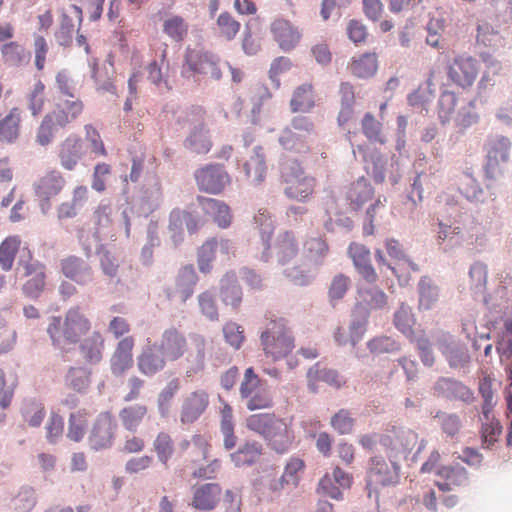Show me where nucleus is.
Here are the masks:
<instances>
[{
    "label": "nucleus",
    "instance_id": "1",
    "mask_svg": "<svg viewBox=\"0 0 512 512\" xmlns=\"http://www.w3.org/2000/svg\"><path fill=\"white\" fill-rule=\"evenodd\" d=\"M206 346L207 341L204 336L192 334L189 344L182 332L171 327L162 333L157 349L170 362L184 358L186 375L191 377L205 367Z\"/></svg>",
    "mask_w": 512,
    "mask_h": 512
},
{
    "label": "nucleus",
    "instance_id": "2",
    "mask_svg": "<svg viewBox=\"0 0 512 512\" xmlns=\"http://www.w3.org/2000/svg\"><path fill=\"white\" fill-rule=\"evenodd\" d=\"M92 329V322L79 306L68 309L64 317L52 316L46 328L55 347L76 345Z\"/></svg>",
    "mask_w": 512,
    "mask_h": 512
},
{
    "label": "nucleus",
    "instance_id": "3",
    "mask_svg": "<svg viewBox=\"0 0 512 512\" xmlns=\"http://www.w3.org/2000/svg\"><path fill=\"white\" fill-rule=\"evenodd\" d=\"M85 109L84 101L81 98H59L55 101L52 109L43 117L36 134V141L41 146L50 144L55 133L65 129L77 121Z\"/></svg>",
    "mask_w": 512,
    "mask_h": 512
},
{
    "label": "nucleus",
    "instance_id": "4",
    "mask_svg": "<svg viewBox=\"0 0 512 512\" xmlns=\"http://www.w3.org/2000/svg\"><path fill=\"white\" fill-rule=\"evenodd\" d=\"M246 427L261 435L277 453L287 452L294 440L291 423L272 413L250 415Z\"/></svg>",
    "mask_w": 512,
    "mask_h": 512
},
{
    "label": "nucleus",
    "instance_id": "5",
    "mask_svg": "<svg viewBox=\"0 0 512 512\" xmlns=\"http://www.w3.org/2000/svg\"><path fill=\"white\" fill-rule=\"evenodd\" d=\"M279 182L285 196L298 202H307L314 194L316 179L308 175L301 163L292 158H283L278 165Z\"/></svg>",
    "mask_w": 512,
    "mask_h": 512
},
{
    "label": "nucleus",
    "instance_id": "6",
    "mask_svg": "<svg viewBox=\"0 0 512 512\" xmlns=\"http://www.w3.org/2000/svg\"><path fill=\"white\" fill-rule=\"evenodd\" d=\"M260 342L266 357L280 360L295 348V338L284 318L270 319L260 334Z\"/></svg>",
    "mask_w": 512,
    "mask_h": 512
},
{
    "label": "nucleus",
    "instance_id": "7",
    "mask_svg": "<svg viewBox=\"0 0 512 512\" xmlns=\"http://www.w3.org/2000/svg\"><path fill=\"white\" fill-rule=\"evenodd\" d=\"M239 392L250 411L268 409L273 405V398L267 384L259 378L252 367L245 370Z\"/></svg>",
    "mask_w": 512,
    "mask_h": 512
},
{
    "label": "nucleus",
    "instance_id": "8",
    "mask_svg": "<svg viewBox=\"0 0 512 512\" xmlns=\"http://www.w3.org/2000/svg\"><path fill=\"white\" fill-rule=\"evenodd\" d=\"M314 131V124L307 116L294 117L289 126L280 134L279 143L289 151L307 153L309 138Z\"/></svg>",
    "mask_w": 512,
    "mask_h": 512
},
{
    "label": "nucleus",
    "instance_id": "9",
    "mask_svg": "<svg viewBox=\"0 0 512 512\" xmlns=\"http://www.w3.org/2000/svg\"><path fill=\"white\" fill-rule=\"evenodd\" d=\"M194 179L200 192L220 195L231 185L232 177L223 164L210 163L201 166L194 173Z\"/></svg>",
    "mask_w": 512,
    "mask_h": 512
},
{
    "label": "nucleus",
    "instance_id": "10",
    "mask_svg": "<svg viewBox=\"0 0 512 512\" xmlns=\"http://www.w3.org/2000/svg\"><path fill=\"white\" fill-rule=\"evenodd\" d=\"M400 479V466L394 462H387L382 457H372L369 461L367 470V489L368 496L372 492L378 493L382 487L394 486Z\"/></svg>",
    "mask_w": 512,
    "mask_h": 512
},
{
    "label": "nucleus",
    "instance_id": "11",
    "mask_svg": "<svg viewBox=\"0 0 512 512\" xmlns=\"http://www.w3.org/2000/svg\"><path fill=\"white\" fill-rule=\"evenodd\" d=\"M480 67L476 58L467 54H459L447 65V77L454 85L468 89L475 83Z\"/></svg>",
    "mask_w": 512,
    "mask_h": 512
},
{
    "label": "nucleus",
    "instance_id": "12",
    "mask_svg": "<svg viewBox=\"0 0 512 512\" xmlns=\"http://www.w3.org/2000/svg\"><path fill=\"white\" fill-rule=\"evenodd\" d=\"M390 458L407 456L418 442V434L411 429L393 426L379 438Z\"/></svg>",
    "mask_w": 512,
    "mask_h": 512
},
{
    "label": "nucleus",
    "instance_id": "13",
    "mask_svg": "<svg viewBox=\"0 0 512 512\" xmlns=\"http://www.w3.org/2000/svg\"><path fill=\"white\" fill-rule=\"evenodd\" d=\"M117 431V422L112 413L101 412L93 421L88 434V445L94 451L112 447Z\"/></svg>",
    "mask_w": 512,
    "mask_h": 512
},
{
    "label": "nucleus",
    "instance_id": "14",
    "mask_svg": "<svg viewBox=\"0 0 512 512\" xmlns=\"http://www.w3.org/2000/svg\"><path fill=\"white\" fill-rule=\"evenodd\" d=\"M209 76L214 80H220L222 72L219 67V59L208 51L187 49L182 74L186 73Z\"/></svg>",
    "mask_w": 512,
    "mask_h": 512
},
{
    "label": "nucleus",
    "instance_id": "15",
    "mask_svg": "<svg viewBox=\"0 0 512 512\" xmlns=\"http://www.w3.org/2000/svg\"><path fill=\"white\" fill-rule=\"evenodd\" d=\"M16 274L20 279L27 278L23 292L27 297L37 298L45 288L44 266L35 258H21Z\"/></svg>",
    "mask_w": 512,
    "mask_h": 512
},
{
    "label": "nucleus",
    "instance_id": "16",
    "mask_svg": "<svg viewBox=\"0 0 512 512\" xmlns=\"http://www.w3.org/2000/svg\"><path fill=\"white\" fill-rule=\"evenodd\" d=\"M458 96L453 91H443L439 98L438 115L443 124L454 120L460 127H468L477 122V115L474 113H463L457 110Z\"/></svg>",
    "mask_w": 512,
    "mask_h": 512
},
{
    "label": "nucleus",
    "instance_id": "17",
    "mask_svg": "<svg viewBox=\"0 0 512 512\" xmlns=\"http://www.w3.org/2000/svg\"><path fill=\"white\" fill-rule=\"evenodd\" d=\"M135 338L125 336L121 338L109 360L110 371L115 377L124 376L134 366Z\"/></svg>",
    "mask_w": 512,
    "mask_h": 512
},
{
    "label": "nucleus",
    "instance_id": "18",
    "mask_svg": "<svg viewBox=\"0 0 512 512\" xmlns=\"http://www.w3.org/2000/svg\"><path fill=\"white\" fill-rule=\"evenodd\" d=\"M65 184V178L57 170L48 171L35 182V194L40 199L43 210L49 209L50 199L56 197L62 191Z\"/></svg>",
    "mask_w": 512,
    "mask_h": 512
},
{
    "label": "nucleus",
    "instance_id": "19",
    "mask_svg": "<svg viewBox=\"0 0 512 512\" xmlns=\"http://www.w3.org/2000/svg\"><path fill=\"white\" fill-rule=\"evenodd\" d=\"M270 32L279 48L283 51L293 50L300 42L302 33L289 20L278 17L270 24Z\"/></svg>",
    "mask_w": 512,
    "mask_h": 512
},
{
    "label": "nucleus",
    "instance_id": "20",
    "mask_svg": "<svg viewBox=\"0 0 512 512\" xmlns=\"http://www.w3.org/2000/svg\"><path fill=\"white\" fill-rule=\"evenodd\" d=\"M82 20V9L76 5H72L69 11L63 12L59 27L54 35L56 42L60 46L69 47L73 42L74 33L81 26Z\"/></svg>",
    "mask_w": 512,
    "mask_h": 512
},
{
    "label": "nucleus",
    "instance_id": "21",
    "mask_svg": "<svg viewBox=\"0 0 512 512\" xmlns=\"http://www.w3.org/2000/svg\"><path fill=\"white\" fill-rule=\"evenodd\" d=\"M511 142L507 137L501 136L495 139L487 154L485 174L488 179H495L501 174L500 164L509 159Z\"/></svg>",
    "mask_w": 512,
    "mask_h": 512
},
{
    "label": "nucleus",
    "instance_id": "22",
    "mask_svg": "<svg viewBox=\"0 0 512 512\" xmlns=\"http://www.w3.org/2000/svg\"><path fill=\"white\" fill-rule=\"evenodd\" d=\"M209 405V394L198 389L189 393L183 400L180 421L183 424L195 422L207 409Z\"/></svg>",
    "mask_w": 512,
    "mask_h": 512
},
{
    "label": "nucleus",
    "instance_id": "23",
    "mask_svg": "<svg viewBox=\"0 0 512 512\" xmlns=\"http://www.w3.org/2000/svg\"><path fill=\"white\" fill-rule=\"evenodd\" d=\"M83 140L75 135H69L58 146V158L63 169L72 171L84 155Z\"/></svg>",
    "mask_w": 512,
    "mask_h": 512
},
{
    "label": "nucleus",
    "instance_id": "24",
    "mask_svg": "<svg viewBox=\"0 0 512 512\" xmlns=\"http://www.w3.org/2000/svg\"><path fill=\"white\" fill-rule=\"evenodd\" d=\"M433 394L440 398L466 403H471L474 400V394L470 388L451 378H440L433 386Z\"/></svg>",
    "mask_w": 512,
    "mask_h": 512
},
{
    "label": "nucleus",
    "instance_id": "25",
    "mask_svg": "<svg viewBox=\"0 0 512 512\" xmlns=\"http://www.w3.org/2000/svg\"><path fill=\"white\" fill-rule=\"evenodd\" d=\"M222 488L217 483H206L194 488L191 506L202 511H211L217 506Z\"/></svg>",
    "mask_w": 512,
    "mask_h": 512
},
{
    "label": "nucleus",
    "instance_id": "26",
    "mask_svg": "<svg viewBox=\"0 0 512 512\" xmlns=\"http://www.w3.org/2000/svg\"><path fill=\"white\" fill-rule=\"evenodd\" d=\"M375 196V189L364 177L351 183L346 190V201L350 209L358 211L372 201Z\"/></svg>",
    "mask_w": 512,
    "mask_h": 512
},
{
    "label": "nucleus",
    "instance_id": "27",
    "mask_svg": "<svg viewBox=\"0 0 512 512\" xmlns=\"http://www.w3.org/2000/svg\"><path fill=\"white\" fill-rule=\"evenodd\" d=\"M197 201L201 206L203 212L213 218V221L220 228H227L232 222V214L230 207L223 201L208 198L204 196H198Z\"/></svg>",
    "mask_w": 512,
    "mask_h": 512
},
{
    "label": "nucleus",
    "instance_id": "28",
    "mask_svg": "<svg viewBox=\"0 0 512 512\" xmlns=\"http://www.w3.org/2000/svg\"><path fill=\"white\" fill-rule=\"evenodd\" d=\"M23 111L19 107H13L0 119V142L14 144L21 135Z\"/></svg>",
    "mask_w": 512,
    "mask_h": 512
},
{
    "label": "nucleus",
    "instance_id": "29",
    "mask_svg": "<svg viewBox=\"0 0 512 512\" xmlns=\"http://www.w3.org/2000/svg\"><path fill=\"white\" fill-rule=\"evenodd\" d=\"M210 444L207 438L201 434H195L190 440L183 439L178 444L179 452L187 461L196 463L207 458Z\"/></svg>",
    "mask_w": 512,
    "mask_h": 512
},
{
    "label": "nucleus",
    "instance_id": "30",
    "mask_svg": "<svg viewBox=\"0 0 512 512\" xmlns=\"http://www.w3.org/2000/svg\"><path fill=\"white\" fill-rule=\"evenodd\" d=\"M197 282V276L192 266L183 267L177 278L174 289H169L167 295L169 298L178 296L181 302H185L194 292Z\"/></svg>",
    "mask_w": 512,
    "mask_h": 512
},
{
    "label": "nucleus",
    "instance_id": "31",
    "mask_svg": "<svg viewBox=\"0 0 512 512\" xmlns=\"http://www.w3.org/2000/svg\"><path fill=\"white\" fill-rule=\"evenodd\" d=\"M244 172L249 181L254 185H260L266 178L267 166L265 155L261 147H255L253 154L244 163Z\"/></svg>",
    "mask_w": 512,
    "mask_h": 512
},
{
    "label": "nucleus",
    "instance_id": "32",
    "mask_svg": "<svg viewBox=\"0 0 512 512\" xmlns=\"http://www.w3.org/2000/svg\"><path fill=\"white\" fill-rule=\"evenodd\" d=\"M437 475L443 478V481H437L436 486L443 492L455 490L458 487L465 486L468 483V476L464 468L444 466L437 471Z\"/></svg>",
    "mask_w": 512,
    "mask_h": 512
},
{
    "label": "nucleus",
    "instance_id": "33",
    "mask_svg": "<svg viewBox=\"0 0 512 512\" xmlns=\"http://www.w3.org/2000/svg\"><path fill=\"white\" fill-rule=\"evenodd\" d=\"M167 361L158 350L156 352L152 348H147L138 356L137 367L143 375L153 376L165 368Z\"/></svg>",
    "mask_w": 512,
    "mask_h": 512
},
{
    "label": "nucleus",
    "instance_id": "34",
    "mask_svg": "<svg viewBox=\"0 0 512 512\" xmlns=\"http://www.w3.org/2000/svg\"><path fill=\"white\" fill-rule=\"evenodd\" d=\"M1 56L4 64L10 67H21L30 62L31 54L24 45L17 41H10L1 47Z\"/></svg>",
    "mask_w": 512,
    "mask_h": 512
},
{
    "label": "nucleus",
    "instance_id": "35",
    "mask_svg": "<svg viewBox=\"0 0 512 512\" xmlns=\"http://www.w3.org/2000/svg\"><path fill=\"white\" fill-rule=\"evenodd\" d=\"M315 91L311 83H303L293 91L290 108L291 111L309 112L315 106Z\"/></svg>",
    "mask_w": 512,
    "mask_h": 512
},
{
    "label": "nucleus",
    "instance_id": "36",
    "mask_svg": "<svg viewBox=\"0 0 512 512\" xmlns=\"http://www.w3.org/2000/svg\"><path fill=\"white\" fill-rule=\"evenodd\" d=\"M104 345L105 340L102 334L99 331H94L80 343L79 349L88 363L96 364L103 358Z\"/></svg>",
    "mask_w": 512,
    "mask_h": 512
},
{
    "label": "nucleus",
    "instance_id": "37",
    "mask_svg": "<svg viewBox=\"0 0 512 512\" xmlns=\"http://www.w3.org/2000/svg\"><path fill=\"white\" fill-rule=\"evenodd\" d=\"M162 31L171 41L181 43L188 36L189 24L182 16L170 14L163 19Z\"/></svg>",
    "mask_w": 512,
    "mask_h": 512
},
{
    "label": "nucleus",
    "instance_id": "38",
    "mask_svg": "<svg viewBox=\"0 0 512 512\" xmlns=\"http://www.w3.org/2000/svg\"><path fill=\"white\" fill-rule=\"evenodd\" d=\"M378 69L376 53H364L353 57L349 63V70L357 78L372 77Z\"/></svg>",
    "mask_w": 512,
    "mask_h": 512
},
{
    "label": "nucleus",
    "instance_id": "39",
    "mask_svg": "<svg viewBox=\"0 0 512 512\" xmlns=\"http://www.w3.org/2000/svg\"><path fill=\"white\" fill-rule=\"evenodd\" d=\"M147 413L148 408L146 405H129L120 410L119 419L126 430L134 433L138 430Z\"/></svg>",
    "mask_w": 512,
    "mask_h": 512
},
{
    "label": "nucleus",
    "instance_id": "40",
    "mask_svg": "<svg viewBox=\"0 0 512 512\" xmlns=\"http://www.w3.org/2000/svg\"><path fill=\"white\" fill-rule=\"evenodd\" d=\"M90 413L86 409H80L69 416L67 438L73 442H81L87 432Z\"/></svg>",
    "mask_w": 512,
    "mask_h": 512
},
{
    "label": "nucleus",
    "instance_id": "41",
    "mask_svg": "<svg viewBox=\"0 0 512 512\" xmlns=\"http://www.w3.org/2000/svg\"><path fill=\"white\" fill-rule=\"evenodd\" d=\"M263 447L257 441H248L237 451L230 454L232 462L238 466L252 465L262 455Z\"/></svg>",
    "mask_w": 512,
    "mask_h": 512
},
{
    "label": "nucleus",
    "instance_id": "42",
    "mask_svg": "<svg viewBox=\"0 0 512 512\" xmlns=\"http://www.w3.org/2000/svg\"><path fill=\"white\" fill-rule=\"evenodd\" d=\"M385 202V198L383 200H381V198H377L367 208L363 221V233L365 235H373L376 225L385 218L387 213Z\"/></svg>",
    "mask_w": 512,
    "mask_h": 512
},
{
    "label": "nucleus",
    "instance_id": "43",
    "mask_svg": "<svg viewBox=\"0 0 512 512\" xmlns=\"http://www.w3.org/2000/svg\"><path fill=\"white\" fill-rule=\"evenodd\" d=\"M152 446L159 462L167 467L175 452L174 440L172 436L168 432L160 431L155 436Z\"/></svg>",
    "mask_w": 512,
    "mask_h": 512
},
{
    "label": "nucleus",
    "instance_id": "44",
    "mask_svg": "<svg viewBox=\"0 0 512 512\" xmlns=\"http://www.w3.org/2000/svg\"><path fill=\"white\" fill-rule=\"evenodd\" d=\"M240 28V22L227 11L220 13L215 23V31L217 35L226 41L233 40L239 33Z\"/></svg>",
    "mask_w": 512,
    "mask_h": 512
},
{
    "label": "nucleus",
    "instance_id": "45",
    "mask_svg": "<svg viewBox=\"0 0 512 512\" xmlns=\"http://www.w3.org/2000/svg\"><path fill=\"white\" fill-rule=\"evenodd\" d=\"M221 298L226 305L237 308L242 301V290L234 276H226L221 282Z\"/></svg>",
    "mask_w": 512,
    "mask_h": 512
},
{
    "label": "nucleus",
    "instance_id": "46",
    "mask_svg": "<svg viewBox=\"0 0 512 512\" xmlns=\"http://www.w3.org/2000/svg\"><path fill=\"white\" fill-rule=\"evenodd\" d=\"M22 417L30 427H39L46 415L44 405L36 400H28L23 404Z\"/></svg>",
    "mask_w": 512,
    "mask_h": 512
},
{
    "label": "nucleus",
    "instance_id": "47",
    "mask_svg": "<svg viewBox=\"0 0 512 512\" xmlns=\"http://www.w3.org/2000/svg\"><path fill=\"white\" fill-rule=\"evenodd\" d=\"M419 289V309L430 310L438 301V288L431 284L426 277L422 278L418 284Z\"/></svg>",
    "mask_w": 512,
    "mask_h": 512
},
{
    "label": "nucleus",
    "instance_id": "48",
    "mask_svg": "<svg viewBox=\"0 0 512 512\" xmlns=\"http://www.w3.org/2000/svg\"><path fill=\"white\" fill-rule=\"evenodd\" d=\"M45 89V84L38 80L26 95L28 109L33 116H38L43 111L46 101Z\"/></svg>",
    "mask_w": 512,
    "mask_h": 512
},
{
    "label": "nucleus",
    "instance_id": "49",
    "mask_svg": "<svg viewBox=\"0 0 512 512\" xmlns=\"http://www.w3.org/2000/svg\"><path fill=\"white\" fill-rule=\"evenodd\" d=\"M368 312L361 305H357L353 311V320L350 324V340L355 345L366 330Z\"/></svg>",
    "mask_w": 512,
    "mask_h": 512
},
{
    "label": "nucleus",
    "instance_id": "50",
    "mask_svg": "<svg viewBox=\"0 0 512 512\" xmlns=\"http://www.w3.org/2000/svg\"><path fill=\"white\" fill-rule=\"evenodd\" d=\"M233 245L230 240L223 238L208 239L200 248L199 256H215L233 253Z\"/></svg>",
    "mask_w": 512,
    "mask_h": 512
},
{
    "label": "nucleus",
    "instance_id": "51",
    "mask_svg": "<svg viewBox=\"0 0 512 512\" xmlns=\"http://www.w3.org/2000/svg\"><path fill=\"white\" fill-rule=\"evenodd\" d=\"M501 432L502 427L497 419L491 417L490 414L487 418L482 417L481 438L486 447L493 445L498 440Z\"/></svg>",
    "mask_w": 512,
    "mask_h": 512
},
{
    "label": "nucleus",
    "instance_id": "52",
    "mask_svg": "<svg viewBox=\"0 0 512 512\" xmlns=\"http://www.w3.org/2000/svg\"><path fill=\"white\" fill-rule=\"evenodd\" d=\"M332 428L339 434H350L355 425V419L349 410L340 409L330 420Z\"/></svg>",
    "mask_w": 512,
    "mask_h": 512
},
{
    "label": "nucleus",
    "instance_id": "53",
    "mask_svg": "<svg viewBox=\"0 0 512 512\" xmlns=\"http://www.w3.org/2000/svg\"><path fill=\"white\" fill-rule=\"evenodd\" d=\"M304 469V462L299 458H292L286 464L283 475L279 483L281 487L284 485L296 486L299 482V473Z\"/></svg>",
    "mask_w": 512,
    "mask_h": 512
},
{
    "label": "nucleus",
    "instance_id": "54",
    "mask_svg": "<svg viewBox=\"0 0 512 512\" xmlns=\"http://www.w3.org/2000/svg\"><path fill=\"white\" fill-rule=\"evenodd\" d=\"M460 192L471 201H478L483 195V190L477 180L470 174L465 173L459 184Z\"/></svg>",
    "mask_w": 512,
    "mask_h": 512
},
{
    "label": "nucleus",
    "instance_id": "55",
    "mask_svg": "<svg viewBox=\"0 0 512 512\" xmlns=\"http://www.w3.org/2000/svg\"><path fill=\"white\" fill-rule=\"evenodd\" d=\"M206 110L199 105H193L188 108L183 117V123L188 125L193 131L204 130Z\"/></svg>",
    "mask_w": 512,
    "mask_h": 512
},
{
    "label": "nucleus",
    "instance_id": "56",
    "mask_svg": "<svg viewBox=\"0 0 512 512\" xmlns=\"http://www.w3.org/2000/svg\"><path fill=\"white\" fill-rule=\"evenodd\" d=\"M186 145L197 154H206L211 150L212 142L203 130L192 131L186 139Z\"/></svg>",
    "mask_w": 512,
    "mask_h": 512
},
{
    "label": "nucleus",
    "instance_id": "57",
    "mask_svg": "<svg viewBox=\"0 0 512 512\" xmlns=\"http://www.w3.org/2000/svg\"><path fill=\"white\" fill-rule=\"evenodd\" d=\"M363 134L374 142L384 143L381 136L382 124L371 113H366L362 119Z\"/></svg>",
    "mask_w": 512,
    "mask_h": 512
},
{
    "label": "nucleus",
    "instance_id": "58",
    "mask_svg": "<svg viewBox=\"0 0 512 512\" xmlns=\"http://www.w3.org/2000/svg\"><path fill=\"white\" fill-rule=\"evenodd\" d=\"M479 393L483 398L482 404V416L485 418L488 417V414H491L492 409L494 407V393L492 389V379L489 376H484L479 381Z\"/></svg>",
    "mask_w": 512,
    "mask_h": 512
},
{
    "label": "nucleus",
    "instance_id": "59",
    "mask_svg": "<svg viewBox=\"0 0 512 512\" xmlns=\"http://www.w3.org/2000/svg\"><path fill=\"white\" fill-rule=\"evenodd\" d=\"M187 217V211L174 209L170 213L169 217V231L172 233V238L175 243L182 240L183 227L185 226V222Z\"/></svg>",
    "mask_w": 512,
    "mask_h": 512
},
{
    "label": "nucleus",
    "instance_id": "60",
    "mask_svg": "<svg viewBox=\"0 0 512 512\" xmlns=\"http://www.w3.org/2000/svg\"><path fill=\"white\" fill-rule=\"evenodd\" d=\"M367 345L369 350L375 354L391 353L399 350L398 343L388 336L375 337Z\"/></svg>",
    "mask_w": 512,
    "mask_h": 512
},
{
    "label": "nucleus",
    "instance_id": "61",
    "mask_svg": "<svg viewBox=\"0 0 512 512\" xmlns=\"http://www.w3.org/2000/svg\"><path fill=\"white\" fill-rule=\"evenodd\" d=\"M308 378L322 380L337 388L345 383L344 379L336 371L331 369L319 370L318 368H311L308 371Z\"/></svg>",
    "mask_w": 512,
    "mask_h": 512
},
{
    "label": "nucleus",
    "instance_id": "62",
    "mask_svg": "<svg viewBox=\"0 0 512 512\" xmlns=\"http://www.w3.org/2000/svg\"><path fill=\"white\" fill-rule=\"evenodd\" d=\"M55 82L61 96L68 99L77 98L73 79L66 70H61L56 74Z\"/></svg>",
    "mask_w": 512,
    "mask_h": 512
},
{
    "label": "nucleus",
    "instance_id": "63",
    "mask_svg": "<svg viewBox=\"0 0 512 512\" xmlns=\"http://www.w3.org/2000/svg\"><path fill=\"white\" fill-rule=\"evenodd\" d=\"M85 138L90 143L91 151L99 156H107V150L98 130L91 124L84 126Z\"/></svg>",
    "mask_w": 512,
    "mask_h": 512
},
{
    "label": "nucleus",
    "instance_id": "64",
    "mask_svg": "<svg viewBox=\"0 0 512 512\" xmlns=\"http://www.w3.org/2000/svg\"><path fill=\"white\" fill-rule=\"evenodd\" d=\"M66 382L75 390L81 391L89 384V377L85 369L71 367L66 375Z\"/></svg>",
    "mask_w": 512,
    "mask_h": 512
}]
</instances>
